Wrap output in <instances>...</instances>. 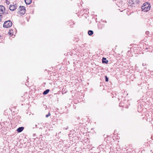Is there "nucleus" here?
<instances>
[{
	"instance_id": "1",
	"label": "nucleus",
	"mask_w": 153,
	"mask_h": 153,
	"mask_svg": "<svg viewBox=\"0 0 153 153\" xmlns=\"http://www.w3.org/2000/svg\"><path fill=\"white\" fill-rule=\"evenodd\" d=\"M151 5L149 3L147 2L144 3L141 7L142 10L144 12H147L150 10Z\"/></svg>"
},
{
	"instance_id": "2",
	"label": "nucleus",
	"mask_w": 153,
	"mask_h": 153,
	"mask_svg": "<svg viewBox=\"0 0 153 153\" xmlns=\"http://www.w3.org/2000/svg\"><path fill=\"white\" fill-rule=\"evenodd\" d=\"M12 25V23L10 20L5 21L3 25L4 27L8 28L11 27Z\"/></svg>"
},
{
	"instance_id": "3",
	"label": "nucleus",
	"mask_w": 153,
	"mask_h": 153,
	"mask_svg": "<svg viewBox=\"0 0 153 153\" xmlns=\"http://www.w3.org/2000/svg\"><path fill=\"white\" fill-rule=\"evenodd\" d=\"M19 12L20 14L23 15L25 13L26 9L24 6H20L19 7Z\"/></svg>"
},
{
	"instance_id": "4",
	"label": "nucleus",
	"mask_w": 153,
	"mask_h": 153,
	"mask_svg": "<svg viewBox=\"0 0 153 153\" xmlns=\"http://www.w3.org/2000/svg\"><path fill=\"white\" fill-rule=\"evenodd\" d=\"M17 5L15 4L14 5H10L9 7V9L12 11H14L16 8Z\"/></svg>"
},
{
	"instance_id": "5",
	"label": "nucleus",
	"mask_w": 153,
	"mask_h": 153,
	"mask_svg": "<svg viewBox=\"0 0 153 153\" xmlns=\"http://www.w3.org/2000/svg\"><path fill=\"white\" fill-rule=\"evenodd\" d=\"M5 7L3 5H0V14H4L5 12Z\"/></svg>"
},
{
	"instance_id": "6",
	"label": "nucleus",
	"mask_w": 153,
	"mask_h": 153,
	"mask_svg": "<svg viewBox=\"0 0 153 153\" xmlns=\"http://www.w3.org/2000/svg\"><path fill=\"white\" fill-rule=\"evenodd\" d=\"M84 133L82 132V131H81L80 132H79V135L78 134V136H77V138H78V139L79 140H82V135H83Z\"/></svg>"
},
{
	"instance_id": "7",
	"label": "nucleus",
	"mask_w": 153,
	"mask_h": 153,
	"mask_svg": "<svg viewBox=\"0 0 153 153\" xmlns=\"http://www.w3.org/2000/svg\"><path fill=\"white\" fill-rule=\"evenodd\" d=\"M24 127H20L18 128L16 130L17 132L18 133H20L24 129Z\"/></svg>"
},
{
	"instance_id": "8",
	"label": "nucleus",
	"mask_w": 153,
	"mask_h": 153,
	"mask_svg": "<svg viewBox=\"0 0 153 153\" xmlns=\"http://www.w3.org/2000/svg\"><path fill=\"white\" fill-rule=\"evenodd\" d=\"M102 62L103 63L107 64L108 62V60H107L106 58L103 57L102 59Z\"/></svg>"
},
{
	"instance_id": "9",
	"label": "nucleus",
	"mask_w": 153,
	"mask_h": 153,
	"mask_svg": "<svg viewBox=\"0 0 153 153\" xmlns=\"http://www.w3.org/2000/svg\"><path fill=\"white\" fill-rule=\"evenodd\" d=\"M50 91V90L49 89H48L45 91L43 93V95H46L49 93V92Z\"/></svg>"
},
{
	"instance_id": "10",
	"label": "nucleus",
	"mask_w": 153,
	"mask_h": 153,
	"mask_svg": "<svg viewBox=\"0 0 153 153\" xmlns=\"http://www.w3.org/2000/svg\"><path fill=\"white\" fill-rule=\"evenodd\" d=\"M25 1L27 4H29L31 3L32 0H25Z\"/></svg>"
},
{
	"instance_id": "11",
	"label": "nucleus",
	"mask_w": 153,
	"mask_h": 153,
	"mask_svg": "<svg viewBox=\"0 0 153 153\" xmlns=\"http://www.w3.org/2000/svg\"><path fill=\"white\" fill-rule=\"evenodd\" d=\"M88 33L89 36H91L93 34V31L92 30H90L88 31Z\"/></svg>"
},
{
	"instance_id": "12",
	"label": "nucleus",
	"mask_w": 153,
	"mask_h": 153,
	"mask_svg": "<svg viewBox=\"0 0 153 153\" xmlns=\"http://www.w3.org/2000/svg\"><path fill=\"white\" fill-rule=\"evenodd\" d=\"M105 81L106 82H107L108 81V78L107 76H105Z\"/></svg>"
},
{
	"instance_id": "13",
	"label": "nucleus",
	"mask_w": 153,
	"mask_h": 153,
	"mask_svg": "<svg viewBox=\"0 0 153 153\" xmlns=\"http://www.w3.org/2000/svg\"><path fill=\"white\" fill-rule=\"evenodd\" d=\"M50 115H51V114H50V112H49L48 113V114H47L46 115V117L47 118L49 116H50Z\"/></svg>"
},
{
	"instance_id": "14",
	"label": "nucleus",
	"mask_w": 153,
	"mask_h": 153,
	"mask_svg": "<svg viewBox=\"0 0 153 153\" xmlns=\"http://www.w3.org/2000/svg\"><path fill=\"white\" fill-rule=\"evenodd\" d=\"M67 92V91H65V90H63V89L62 90V93L63 94H65Z\"/></svg>"
},
{
	"instance_id": "15",
	"label": "nucleus",
	"mask_w": 153,
	"mask_h": 153,
	"mask_svg": "<svg viewBox=\"0 0 153 153\" xmlns=\"http://www.w3.org/2000/svg\"><path fill=\"white\" fill-rule=\"evenodd\" d=\"M9 0H6V2L7 3V4H10V1H9Z\"/></svg>"
},
{
	"instance_id": "16",
	"label": "nucleus",
	"mask_w": 153,
	"mask_h": 153,
	"mask_svg": "<svg viewBox=\"0 0 153 153\" xmlns=\"http://www.w3.org/2000/svg\"><path fill=\"white\" fill-rule=\"evenodd\" d=\"M84 129L83 128H82L81 127H80L79 128L78 130H80L81 131V130H82V129Z\"/></svg>"
},
{
	"instance_id": "17",
	"label": "nucleus",
	"mask_w": 153,
	"mask_h": 153,
	"mask_svg": "<svg viewBox=\"0 0 153 153\" xmlns=\"http://www.w3.org/2000/svg\"><path fill=\"white\" fill-rule=\"evenodd\" d=\"M2 17V16L1 15H0V22L1 21V19Z\"/></svg>"
},
{
	"instance_id": "18",
	"label": "nucleus",
	"mask_w": 153,
	"mask_h": 153,
	"mask_svg": "<svg viewBox=\"0 0 153 153\" xmlns=\"http://www.w3.org/2000/svg\"><path fill=\"white\" fill-rule=\"evenodd\" d=\"M78 125H79V126H81L82 125V123L80 122H79V124Z\"/></svg>"
},
{
	"instance_id": "19",
	"label": "nucleus",
	"mask_w": 153,
	"mask_h": 153,
	"mask_svg": "<svg viewBox=\"0 0 153 153\" xmlns=\"http://www.w3.org/2000/svg\"><path fill=\"white\" fill-rule=\"evenodd\" d=\"M73 108L74 109H75L76 108V105H74Z\"/></svg>"
},
{
	"instance_id": "20",
	"label": "nucleus",
	"mask_w": 153,
	"mask_h": 153,
	"mask_svg": "<svg viewBox=\"0 0 153 153\" xmlns=\"http://www.w3.org/2000/svg\"><path fill=\"white\" fill-rule=\"evenodd\" d=\"M146 34H148L149 33V32H148V31H146Z\"/></svg>"
},
{
	"instance_id": "21",
	"label": "nucleus",
	"mask_w": 153,
	"mask_h": 153,
	"mask_svg": "<svg viewBox=\"0 0 153 153\" xmlns=\"http://www.w3.org/2000/svg\"><path fill=\"white\" fill-rule=\"evenodd\" d=\"M80 119V118L79 117H77V119Z\"/></svg>"
},
{
	"instance_id": "22",
	"label": "nucleus",
	"mask_w": 153,
	"mask_h": 153,
	"mask_svg": "<svg viewBox=\"0 0 153 153\" xmlns=\"http://www.w3.org/2000/svg\"><path fill=\"white\" fill-rule=\"evenodd\" d=\"M8 33H9L10 35H11V33L9 32Z\"/></svg>"
},
{
	"instance_id": "23",
	"label": "nucleus",
	"mask_w": 153,
	"mask_h": 153,
	"mask_svg": "<svg viewBox=\"0 0 153 153\" xmlns=\"http://www.w3.org/2000/svg\"><path fill=\"white\" fill-rule=\"evenodd\" d=\"M75 101H74V103L76 104V103L75 102Z\"/></svg>"
},
{
	"instance_id": "24",
	"label": "nucleus",
	"mask_w": 153,
	"mask_h": 153,
	"mask_svg": "<svg viewBox=\"0 0 153 153\" xmlns=\"http://www.w3.org/2000/svg\"><path fill=\"white\" fill-rule=\"evenodd\" d=\"M37 126V125H36V127H36V126Z\"/></svg>"
},
{
	"instance_id": "25",
	"label": "nucleus",
	"mask_w": 153,
	"mask_h": 153,
	"mask_svg": "<svg viewBox=\"0 0 153 153\" xmlns=\"http://www.w3.org/2000/svg\"><path fill=\"white\" fill-rule=\"evenodd\" d=\"M144 64L143 63V65H144V64Z\"/></svg>"
},
{
	"instance_id": "26",
	"label": "nucleus",
	"mask_w": 153,
	"mask_h": 153,
	"mask_svg": "<svg viewBox=\"0 0 153 153\" xmlns=\"http://www.w3.org/2000/svg\"><path fill=\"white\" fill-rule=\"evenodd\" d=\"M5 13V14H7V13Z\"/></svg>"
},
{
	"instance_id": "27",
	"label": "nucleus",
	"mask_w": 153,
	"mask_h": 153,
	"mask_svg": "<svg viewBox=\"0 0 153 153\" xmlns=\"http://www.w3.org/2000/svg\"><path fill=\"white\" fill-rule=\"evenodd\" d=\"M1 37V36H0V37Z\"/></svg>"
}]
</instances>
